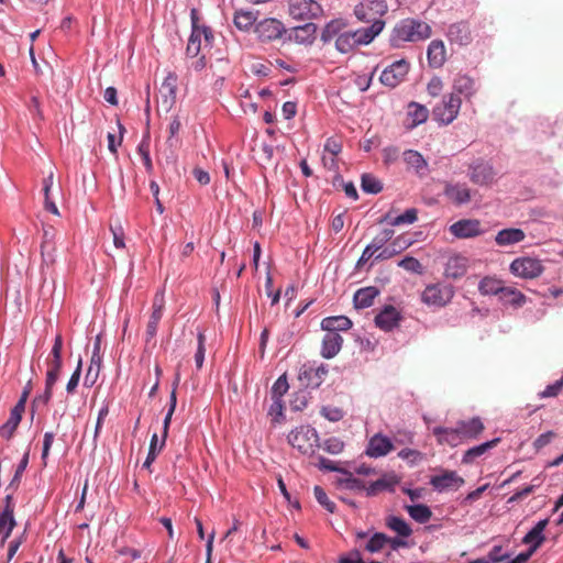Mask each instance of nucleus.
<instances>
[{
    "instance_id": "f257e3e1",
    "label": "nucleus",
    "mask_w": 563,
    "mask_h": 563,
    "mask_svg": "<svg viewBox=\"0 0 563 563\" xmlns=\"http://www.w3.org/2000/svg\"><path fill=\"white\" fill-rule=\"evenodd\" d=\"M176 77L169 73L162 82L157 95V113L161 119L168 121L169 136L163 146L157 148V161L161 165L176 168V157L173 148V136L176 134Z\"/></svg>"
},
{
    "instance_id": "f03ea898",
    "label": "nucleus",
    "mask_w": 563,
    "mask_h": 563,
    "mask_svg": "<svg viewBox=\"0 0 563 563\" xmlns=\"http://www.w3.org/2000/svg\"><path fill=\"white\" fill-rule=\"evenodd\" d=\"M432 34L431 26L421 20L407 18L400 20L393 29L389 43L394 48H400L406 43L420 42L429 38Z\"/></svg>"
},
{
    "instance_id": "7ed1b4c3",
    "label": "nucleus",
    "mask_w": 563,
    "mask_h": 563,
    "mask_svg": "<svg viewBox=\"0 0 563 563\" xmlns=\"http://www.w3.org/2000/svg\"><path fill=\"white\" fill-rule=\"evenodd\" d=\"M384 26V21H374L368 27L340 33L335 38V48L342 54H347L360 45H367L383 31Z\"/></svg>"
},
{
    "instance_id": "20e7f679",
    "label": "nucleus",
    "mask_w": 563,
    "mask_h": 563,
    "mask_svg": "<svg viewBox=\"0 0 563 563\" xmlns=\"http://www.w3.org/2000/svg\"><path fill=\"white\" fill-rule=\"evenodd\" d=\"M318 441V432L310 426H300L288 434V443L302 454H312L319 446Z\"/></svg>"
},
{
    "instance_id": "39448f33",
    "label": "nucleus",
    "mask_w": 563,
    "mask_h": 563,
    "mask_svg": "<svg viewBox=\"0 0 563 563\" xmlns=\"http://www.w3.org/2000/svg\"><path fill=\"white\" fill-rule=\"evenodd\" d=\"M461 104L460 96L454 93L445 95L441 102L432 109L433 120L442 125L452 123L459 115Z\"/></svg>"
},
{
    "instance_id": "423d86ee",
    "label": "nucleus",
    "mask_w": 563,
    "mask_h": 563,
    "mask_svg": "<svg viewBox=\"0 0 563 563\" xmlns=\"http://www.w3.org/2000/svg\"><path fill=\"white\" fill-rule=\"evenodd\" d=\"M288 12L296 20H313L322 15L323 9L316 0H288Z\"/></svg>"
},
{
    "instance_id": "0eeeda50",
    "label": "nucleus",
    "mask_w": 563,
    "mask_h": 563,
    "mask_svg": "<svg viewBox=\"0 0 563 563\" xmlns=\"http://www.w3.org/2000/svg\"><path fill=\"white\" fill-rule=\"evenodd\" d=\"M329 373L325 364H317L316 362L306 363L299 372V380L308 388H318L325 379Z\"/></svg>"
},
{
    "instance_id": "6e6552de",
    "label": "nucleus",
    "mask_w": 563,
    "mask_h": 563,
    "mask_svg": "<svg viewBox=\"0 0 563 563\" xmlns=\"http://www.w3.org/2000/svg\"><path fill=\"white\" fill-rule=\"evenodd\" d=\"M387 4L384 0H364L355 9V16L363 22L382 21L379 18L387 12Z\"/></svg>"
},
{
    "instance_id": "1a4fd4ad",
    "label": "nucleus",
    "mask_w": 563,
    "mask_h": 563,
    "mask_svg": "<svg viewBox=\"0 0 563 563\" xmlns=\"http://www.w3.org/2000/svg\"><path fill=\"white\" fill-rule=\"evenodd\" d=\"M409 69L410 64L407 59H398L382 71L379 80L384 86L395 88L405 80Z\"/></svg>"
},
{
    "instance_id": "9d476101",
    "label": "nucleus",
    "mask_w": 563,
    "mask_h": 563,
    "mask_svg": "<svg viewBox=\"0 0 563 563\" xmlns=\"http://www.w3.org/2000/svg\"><path fill=\"white\" fill-rule=\"evenodd\" d=\"M510 272L518 277L532 279L540 276L543 272L541 261L532 257H519L511 262Z\"/></svg>"
},
{
    "instance_id": "9b49d317",
    "label": "nucleus",
    "mask_w": 563,
    "mask_h": 563,
    "mask_svg": "<svg viewBox=\"0 0 563 563\" xmlns=\"http://www.w3.org/2000/svg\"><path fill=\"white\" fill-rule=\"evenodd\" d=\"M454 292L451 286L439 284L429 285L422 292V301L429 306H445L451 301Z\"/></svg>"
},
{
    "instance_id": "f8f14e48",
    "label": "nucleus",
    "mask_w": 563,
    "mask_h": 563,
    "mask_svg": "<svg viewBox=\"0 0 563 563\" xmlns=\"http://www.w3.org/2000/svg\"><path fill=\"white\" fill-rule=\"evenodd\" d=\"M254 31L263 42L280 38L286 33L282 21L274 18H266L255 24Z\"/></svg>"
},
{
    "instance_id": "ddd939ff",
    "label": "nucleus",
    "mask_w": 563,
    "mask_h": 563,
    "mask_svg": "<svg viewBox=\"0 0 563 563\" xmlns=\"http://www.w3.org/2000/svg\"><path fill=\"white\" fill-rule=\"evenodd\" d=\"M449 231L456 239H472L485 232L477 219H461L451 224Z\"/></svg>"
},
{
    "instance_id": "4468645a",
    "label": "nucleus",
    "mask_w": 563,
    "mask_h": 563,
    "mask_svg": "<svg viewBox=\"0 0 563 563\" xmlns=\"http://www.w3.org/2000/svg\"><path fill=\"white\" fill-rule=\"evenodd\" d=\"M468 177L475 185L488 186L495 181L496 173L489 163L477 161L470 166Z\"/></svg>"
},
{
    "instance_id": "2eb2a0df",
    "label": "nucleus",
    "mask_w": 563,
    "mask_h": 563,
    "mask_svg": "<svg viewBox=\"0 0 563 563\" xmlns=\"http://www.w3.org/2000/svg\"><path fill=\"white\" fill-rule=\"evenodd\" d=\"M400 320V312L394 306L386 305L376 314L374 322L380 330L389 332L399 325Z\"/></svg>"
},
{
    "instance_id": "dca6fc26",
    "label": "nucleus",
    "mask_w": 563,
    "mask_h": 563,
    "mask_svg": "<svg viewBox=\"0 0 563 563\" xmlns=\"http://www.w3.org/2000/svg\"><path fill=\"white\" fill-rule=\"evenodd\" d=\"M464 483V479L454 471H445L443 474L432 476L430 479V485L439 493L457 489Z\"/></svg>"
},
{
    "instance_id": "f3484780",
    "label": "nucleus",
    "mask_w": 563,
    "mask_h": 563,
    "mask_svg": "<svg viewBox=\"0 0 563 563\" xmlns=\"http://www.w3.org/2000/svg\"><path fill=\"white\" fill-rule=\"evenodd\" d=\"M443 195L455 206L466 205L472 199V190L466 184L445 183Z\"/></svg>"
},
{
    "instance_id": "a211bd4d",
    "label": "nucleus",
    "mask_w": 563,
    "mask_h": 563,
    "mask_svg": "<svg viewBox=\"0 0 563 563\" xmlns=\"http://www.w3.org/2000/svg\"><path fill=\"white\" fill-rule=\"evenodd\" d=\"M446 37L451 44L460 46L468 45L472 42V32L466 21L455 22L449 25Z\"/></svg>"
},
{
    "instance_id": "6ab92c4d",
    "label": "nucleus",
    "mask_w": 563,
    "mask_h": 563,
    "mask_svg": "<svg viewBox=\"0 0 563 563\" xmlns=\"http://www.w3.org/2000/svg\"><path fill=\"white\" fill-rule=\"evenodd\" d=\"M394 449L391 440L382 433L374 434L366 446L365 453L369 457H382L387 455Z\"/></svg>"
},
{
    "instance_id": "aec40b11",
    "label": "nucleus",
    "mask_w": 563,
    "mask_h": 563,
    "mask_svg": "<svg viewBox=\"0 0 563 563\" xmlns=\"http://www.w3.org/2000/svg\"><path fill=\"white\" fill-rule=\"evenodd\" d=\"M100 350H101V334H98L93 342V350H92V355H91V360H90V365L88 367V371H87V374L85 377L86 386H89V387L92 386L99 376V372H100L101 363H102V356L100 354Z\"/></svg>"
},
{
    "instance_id": "412c9836",
    "label": "nucleus",
    "mask_w": 563,
    "mask_h": 563,
    "mask_svg": "<svg viewBox=\"0 0 563 563\" xmlns=\"http://www.w3.org/2000/svg\"><path fill=\"white\" fill-rule=\"evenodd\" d=\"M399 483V477L393 473L384 474L380 478L366 486V496L373 497L380 492L394 493Z\"/></svg>"
},
{
    "instance_id": "4be33fe9",
    "label": "nucleus",
    "mask_w": 563,
    "mask_h": 563,
    "mask_svg": "<svg viewBox=\"0 0 563 563\" xmlns=\"http://www.w3.org/2000/svg\"><path fill=\"white\" fill-rule=\"evenodd\" d=\"M210 45L213 38L212 32L209 27L194 29L188 40L186 53L189 57H196L201 49V38Z\"/></svg>"
},
{
    "instance_id": "5701e85b",
    "label": "nucleus",
    "mask_w": 563,
    "mask_h": 563,
    "mask_svg": "<svg viewBox=\"0 0 563 563\" xmlns=\"http://www.w3.org/2000/svg\"><path fill=\"white\" fill-rule=\"evenodd\" d=\"M205 334L200 330L199 325H196L195 329L190 330V340H189V349L195 351L194 358L196 363V367L199 369L202 367L205 362Z\"/></svg>"
},
{
    "instance_id": "b1692460",
    "label": "nucleus",
    "mask_w": 563,
    "mask_h": 563,
    "mask_svg": "<svg viewBox=\"0 0 563 563\" xmlns=\"http://www.w3.org/2000/svg\"><path fill=\"white\" fill-rule=\"evenodd\" d=\"M404 162L408 168L412 169L419 177H424L429 173V164L422 154L415 150H406L402 153Z\"/></svg>"
},
{
    "instance_id": "393cba45",
    "label": "nucleus",
    "mask_w": 563,
    "mask_h": 563,
    "mask_svg": "<svg viewBox=\"0 0 563 563\" xmlns=\"http://www.w3.org/2000/svg\"><path fill=\"white\" fill-rule=\"evenodd\" d=\"M428 64L431 68H440L446 62V49L443 41L433 40L427 49Z\"/></svg>"
},
{
    "instance_id": "a878e982",
    "label": "nucleus",
    "mask_w": 563,
    "mask_h": 563,
    "mask_svg": "<svg viewBox=\"0 0 563 563\" xmlns=\"http://www.w3.org/2000/svg\"><path fill=\"white\" fill-rule=\"evenodd\" d=\"M432 433L440 445L448 444L455 448L463 442L457 426L455 428L434 427Z\"/></svg>"
},
{
    "instance_id": "bb28decb",
    "label": "nucleus",
    "mask_w": 563,
    "mask_h": 563,
    "mask_svg": "<svg viewBox=\"0 0 563 563\" xmlns=\"http://www.w3.org/2000/svg\"><path fill=\"white\" fill-rule=\"evenodd\" d=\"M342 344L343 338L340 333L327 332L322 339L321 356L327 360L333 358L341 351Z\"/></svg>"
},
{
    "instance_id": "cd10ccee",
    "label": "nucleus",
    "mask_w": 563,
    "mask_h": 563,
    "mask_svg": "<svg viewBox=\"0 0 563 563\" xmlns=\"http://www.w3.org/2000/svg\"><path fill=\"white\" fill-rule=\"evenodd\" d=\"M526 239L523 230L518 228H507L497 232L495 235V243L498 246H512L522 242Z\"/></svg>"
},
{
    "instance_id": "c85d7f7f",
    "label": "nucleus",
    "mask_w": 563,
    "mask_h": 563,
    "mask_svg": "<svg viewBox=\"0 0 563 563\" xmlns=\"http://www.w3.org/2000/svg\"><path fill=\"white\" fill-rule=\"evenodd\" d=\"M453 92L454 95H461L466 99L472 98L475 92L477 91L476 82L475 80L465 75V74H459L454 80H453Z\"/></svg>"
},
{
    "instance_id": "c756f323",
    "label": "nucleus",
    "mask_w": 563,
    "mask_h": 563,
    "mask_svg": "<svg viewBox=\"0 0 563 563\" xmlns=\"http://www.w3.org/2000/svg\"><path fill=\"white\" fill-rule=\"evenodd\" d=\"M461 437L464 440L466 439H476L484 430V424L478 417L472 418L470 420H461L456 423Z\"/></svg>"
},
{
    "instance_id": "7c9ffc66",
    "label": "nucleus",
    "mask_w": 563,
    "mask_h": 563,
    "mask_svg": "<svg viewBox=\"0 0 563 563\" xmlns=\"http://www.w3.org/2000/svg\"><path fill=\"white\" fill-rule=\"evenodd\" d=\"M379 295V289L375 286L360 288L353 297L354 307L356 309H365L373 305L374 299Z\"/></svg>"
},
{
    "instance_id": "2f4dec72",
    "label": "nucleus",
    "mask_w": 563,
    "mask_h": 563,
    "mask_svg": "<svg viewBox=\"0 0 563 563\" xmlns=\"http://www.w3.org/2000/svg\"><path fill=\"white\" fill-rule=\"evenodd\" d=\"M352 325L353 322L346 316L327 317L321 321V329L328 333L347 331L352 328Z\"/></svg>"
},
{
    "instance_id": "473e14b6",
    "label": "nucleus",
    "mask_w": 563,
    "mask_h": 563,
    "mask_svg": "<svg viewBox=\"0 0 563 563\" xmlns=\"http://www.w3.org/2000/svg\"><path fill=\"white\" fill-rule=\"evenodd\" d=\"M342 476L336 479V487L352 492H366V484L363 479L354 476V474L345 468L341 472Z\"/></svg>"
},
{
    "instance_id": "72a5a7b5",
    "label": "nucleus",
    "mask_w": 563,
    "mask_h": 563,
    "mask_svg": "<svg viewBox=\"0 0 563 563\" xmlns=\"http://www.w3.org/2000/svg\"><path fill=\"white\" fill-rule=\"evenodd\" d=\"M317 26L314 23H306L292 29L289 38L299 44H311L316 38Z\"/></svg>"
},
{
    "instance_id": "f704fd0d",
    "label": "nucleus",
    "mask_w": 563,
    "mask_h": 563,
    "mask_svg": "<svg viewBox=\"0 0 563 563\" xmlns=\"http://www.w3.org/2000/svg\"><path fill=\"white\" fill-rule=\"evenodd\" d=\"M549 523V519L539 520L522 538L523 544H536L541 547L545 541L544 530Z\"/></svg>"
},
{
    "instance_id": "c9c22d12",
    "label": "nucleus",
    "mask_w": 563,
    "mask_h": 563,
    "mask_svg": "<svg viewBox=\"0 0 563 563\" xmlns=\"http://www.w3.org/2000/svg\"><path fill=\"white\" fill-rule=\"evenodd\" d=\"M498 297L504 305L512 306L515 308H519L526 302V296L512 287L504 286Z\"/></svg>"
},
{
    "instance_id": "e433bc0d",
    "label": "nucleus",
    "mask_w": 563,
    "mask_h": 563,
    "mask_svg": "<svg viewBox=\"0 0 563 563\" xmlns=\"http://www.w3.org/2000/svg\"><path fill=\"white\" fill-rule=\"evenodd\" d=\"M498 439H494L492 441L484 442L482 444L470 448L462 456L463 464H472L476 459L484 455L489 449L494 448Z\"/></svg>"
},
{
    "instance_id": "4c0bfd02",
    "label": "nucleus",
    "mask_w": 563,
    "mask_h": 563,
    "mask_svg": "<svg viewBox=\"0 0 563 563\" xmlns=\"http://www.w3.org/2000/svg\"><path fill=\"white\" fill-rule=\"evenodd\" d=\"M385 525L401 538H408L412 533L409 523L401 517L390 515L386 517Z\"/></svg>"
},
{
    "instance_id": "58836bf2",
    "label": "nucleus",
    "mask_w": 563,
    "mask_h": 563,
    "mask_svg": "<svg viewBox=\"0 0 563 563\" xmlns=\"http://www.w3.org/2000/svg\"><path fill=\"white\" fill-rule=\"evenodd\" d=\"M408 118L411 120V128L418 126L419 124L424 123L429 118V110L427 107L411 101L408 104L407 111Z\"/></svg>"
},
{
    "instance_id": "ea45409f",
    "label": "nucleus",
    "mask_w": 563,
    "mask_h": 563,
    "mask_svg": "<svg viewBox=\"0 0 563 563\" xmlns=\"http://www.w3.org/2000/svg\"><path fill=\"white\" fill-rule=\"evenodd\" d=\"M23 413L15 411L13 409L10 410V417L5 423L0 427V437L10 440L14 435L21 420Z\"/></svg>"
},
{
    "instance_id": "a19ab883",
    "label": "nucleus",
    "mask_w": 563,
    "mask_h": 563,
    "mask_svg": "<svg viewBox=\"0 0 563 563\" xmlns=\"http://www.w3.org/2000/svg\"><path fill=\"white\" fill-rule=\"evenodd\" d=\"M405 509L408 515L419 523H427L432 517L431 509L424 504L406 505Z\"/></svg>"
},
{
    "instance_id": "79ce46f5",
    "label": "nucleus",
    "mask_w": 563,
    "mask_h": 563,
    "mask_svg": "<svg viewBox=\"0 0 563 563\" xmlns=\"http://www.w3.org/2000/svg\"><path fill=\"white\" fill-rule=\"evenodd\" d=\"M176 409V378L170 384V397H169V409L163 421L162 430V445H165V441L168 434V428L172 421L174 410Z\"/></svg>"
},
{
    "instance_id": "37998d69",
    "label": "nucleus",
    "mask_w": 563,
    "mask_h": 563,
    "mask_svg": "<svg viewBox=\"0 0 563 563\" xmlns=\"http://www.w3.org/2000/svg\"><path fill=\"white\" fill-rule=\"evenodd\" d=\"M418 219V211L417 209L415 208H410V209H407L404 213L395 217V218H391L389 219V214H386L384 217V219H382L380 222L383 221H389V224L393 225V227H398V225H401V224H412L417 221Z\"/></svg>"
},
{
    "instance_id": "c03bdc74",
    "label": "nucleus",
    "mask_w": 563,
    "mask_h": 563,
    "mask_svg": "<svg viewBox=\"0 0 563 563\" xmlns=\"http://www.w3.org/2000/svg\"><path fill=\"white\" fill-rule=\"evenodd\" d=\"M29 459H30V451L27 450L23 454L22 459L20 460V462L15 468L13 477L11 478L9 485L5 488L7 490L15 492L19 488L22 475L29 465Z\"/></svg>"
},
{
    "instance_id": "a18cd8bd",
    "label": "nucleus",
    "mask_w": 563,
    "mask_h": 563,
    "mask_svg": "<svg viewBox=\"0 0 563 563\" xmlns=\"http://www.w3.org/2000/svg\"><path fill=\"white\" fill-rule=\"evenodd\" d=\"M150 131L148 129L145 131L141 143L137 145V153L142 157L145 169L151 173L153 170V163L150 155Z\"/></svg>"
},
{
    "instance_id": "49530a36",
    "label": "nucleus",
    "mask_w": 563,
    "mask_h": 563,
    "mask_svg": "<svg viewBox=\"0 0 563 563\" xmlns=\"http://www.w3.org/2000/svg\"><path fill=\"white\" fill-rule=\"evenodd\" d=\"M503 285H501V282L494 278V277H489V276H486L484 278L481 279L479 284H478V290L482 295H499V292L501 291L503 289Z\"/></svg>"
},
{
    "instance_id": "de8ad7c7",
    "label": "nucleus",
    "mask_w": 563,
    "mask_h": 563,
    "mask_svg": "<svg viewBox=\"0 0 563 563\" xmlns=\"http://www.w3.org/2000/svg\"><path fill=\"white\" fill-rule=\"evenodd\" d=\"M255 15L251 11H236L233 23L240 31H249L255 26Z\"/></svg>"
},
{
    "instance_id": "09e8293b",
    "label": "nucleus",
    "mask_w": 563,
    "mask_h": 563,
    "mask_svg": "<svg viewBox=\"0 0 563 563\" xmlns=\"http://www.w3.org/2000/svg\"><path fill=\"white\" fill-rule=\"evenodd\" d=\"M361 188L366 194L377 195L383 190V184L372 174H363L361 177Z\"/></svg>"
},
{
    "instance_id": "8fccbe9b",
    "label": "nucleus",
    "mask_w": 563,
    "mask_h": 563,
    "mask_svg": "<svg viewBox=\"0 0 563 563\" xmlns=\"http://www.w3.org/2000/svg\"><path fill=\"white\" fill-rule=\"evenodd\" d=\"M394 233L393 229H384L366 246L376 254L393 239Z\"/></svg>"
},
{
    "instance_id": "3c124183",
    "label": "nucleus",
    "mask_w": 563,
    "mask_h": 563,
    "mask_svg": "<svg viewBox=\"0 0 563 563\" xmlns=\"http://www.w3.org/2000/svg\"><path fill=\"white\" fill-rule=\"evenodd\" d=\"M15 526L16 520L14 516H9L0 512V536H2L1 544H3L8 540Z\"/></svg>"
},
{
    "instance_id": "603ef678",
    "label": "nucleus",
    "mask_w": 563,
    "mask_h": 563,
    "mask_svg": "<svg viewBox=\"0 0 563 563\" xmlns=\"http://www.w3.org/2000/svg\"><path fill=\"white\" fill-rule=\"evenodd\" d=\"M389 541V537H387L383 532H375L368 540L365 545V550L371 553L379 552Z\"/></svg>"
},
{
    "instance_id": "864d4df0",
    "label": "nucleus",
    "mask_w": 563,
    "mask_h": 563,
    "mask_svg": "<svg viewBox=\"0 0 563 563\" xmlns=\"http://www.w3.org/2000/svg\"><path fill=\"white\" fill-rule=\"evenodd\" d=\"M314 498L330 514H334L336 506L335 504L329 499L327 493L321 486H314L313 488Z\"/></svg>"
},
{
    "instance_id": "5fc2aeb1",
    "label": "nucleus",
    "mask_w": 563,
    "mask_h": 563,
    "mask_svg": "<svg viewBox=\"0 0 563 563\" xmlns=\"http://www.w3.org/2000/svg\"><path fill=\"white\" fill-rule=\"evenodd\" d=\"M289 388L286 375L279 376L272 386V398L282 399Z\"/></svg>"
},
{
    "instance_id": "6e6d98bb",
    "label": "nucleus",
    "mask_w": 563,
    "mask_h": 563,
    "mask_svg": "<svg viewBox=\"0 0 563 563\" xmlns=\"http://www.w3.org/2000/svg\"><path fill=\"white\" fill-rule=\"evenodd\" d=\"M398 266L411 273H422V265L417 258L412 256H405L402 260L398 262Z\"/></svg>"
},
{
    "instance_id": "4d7b16f0",
    "label": "nucleus",
    "mask_w": 563,
    "mask_h": 563,
    "mask_svg": "<svg viewBox=\"0 0 563 563\" xmlns=\"http://www.w3.org/2000/svg\"><path fill=\"white\" fill-rule=\"evenodd\" d=\"M322 449L330 454H339L344 449V442L339 438L332 437L323 442Z\"/></svg>"
},
{
    "instance_id": "13d9d810",
    "label": "nucleus",
    "mask_w": 563,
    "mask_h": 563,
    "mask_svg": "<svg viewBox=\"0 0 563 563\" xmlns=\"http://www.w3.org/2000/svg\"><path fill=\"white\" fill-rule=\"evenodd\" d=\"M32 389H33V384H32V379H30L23 387V390L21 393V396H20L18 402L12 408L13 410L19 411L21 413H23L25 411V404L27 401L30 394L32 393Z\"/></svg>"
},
{
    "instance_id": "bf43d9fd",
    "label": "nucleus",
    "mask_w": 563,
    "mask_h": 563,
    "mask_svg": "<svg viewBox=\"0 0 563 563\" xmlns=\"http://www.w3.org/2000/svg\"><path fill=\"white\" fill-rule=\"evenodd\" d=\"M81 367H82V360H81V357H79L78 364L66 385V390L68 394H73L76 390V388L79 384L80 375H81Z\"/></svg>"
},
{
    "instance_id": "052dcab7",
    "label": "nucleus",
    "mask_w": 563,
    "mask_h": 563,
    "mask_svg": "<svg viewBox=\"0 0 563 563\" xmlns=\"http://www.w3.org/2000/svg\"><path fill=\"white\" fill-rule=\"evenodd\" d=\"M465 272V266L459 265V258L450 260L445 268L446 275L453 278L462 277Z\"/></svg>"
},
{
    "instance_id": "680f3d73",
    "label": "nucleus",
    "mask_w": 563,
    "mask_h": 563,
    "mask_svg": "<svg viewBox=\"0 0 563 563\" xmlns=\"http://www.w3.org/2000/svg\"><path fill=\"white\" fill-rule=\"evenodd\" d=\"M339 34V24L334 21L329 22L321 33V41L324 44L330 43L333 38H336Z\"/></svg>"
},
{
    "instance_id": "e2e57ef3",
    "label": "nucleus",
    "mask_w": 563,
    "mask_h": 563,
    "mask_svg": "<svg viewBox=\"0 0 563 563\" xmlns=\"http://www.w3.org/2000/svg\"><path fill=\"white\" fill-rule=\"evenodd\" d=\"M509 558L510 553L504 552L501 545H494L486 556V559L489 560V563H499Z\"/></svg>"
},
{
    "instance_id": "0e129e2a",
    "label": "nucleus",
    "mask_w": 563,
    "mask_h": 563,
    "mask_svg": "<svg viewBox=\"0 0 563 563\" xmlns=\"http://www.w3.org/2000/svg\"><path fill=\"white\" fill-rule=\"evenodd\" d=\"M562 388H563V377H561L553 384L548 385L545 387V389L539 394V396H540V398L555 397L560 394Z\"/></svg>"
},
{
    "instance_id": "69168bd1",
    "label": "nucleus",
    "mask_w": 563,
    "mask_h": 563,
    "mask_svg": "<svg viewBox=\"0 0 563 563\" xmlns=\"http://www.w3.org/2000/svg\"><path fill=\"white\" fill-rule=\"evenodd\" d=\"M321 415L331 422L340 421L344 416L340 408L331 406L322 407Z\"/></svg>"
},
{
    "instance_id": "338daca9",
    "label": "nucleus",
    "mask_w": 563,
    "mask_h": 563,
    "mask_svg": "<svg viewBox=\"0 0 563 563\" xmlns=\"http://www.w3.org/2000/svg\"><path fill=\"white\" fill-rule=\"evenodd\" d=\"M163 314L152 312L146 327V341L152 340L157 332V325Z\"/></svg>"
},
{
    "instance_id": "774afa93",
    "label": "nucleus",
    "mask_w": 563,
    "mask_h": 563,
    "mask_svg": "<svg viewBox=\"0 0 563 563\" xmlns=\"http://www.w3.org/2000/svg\"><path fill=\"white\" fill-rule=\"evenodd\" d=\"M398 456L401 460L409 461L411 465L417 464V462L422 459L421 452L408 448L400 450Z\"/></svg>"
}]
</instances>
